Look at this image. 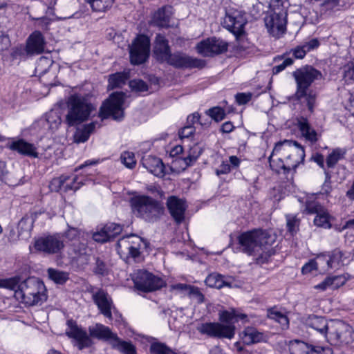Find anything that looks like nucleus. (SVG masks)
<instances>
[{
    "instance_id": "nucleus-61",
    "label": "nucleus",
    "mask_w": 354,
    "mask_h": 354,
    "mask_svg": "<svg viewBox=\"0 0 354 354\" xmlns=\"http://www.w3.org/2000/svg\"><path fill=\"white\" fill-rule=\"evenodd\" d=\"M317 270V263L315 260H310L306 263L301 269L303 274H306Z\"/></svg>"
},
{
    "instance_id": "nucleus-58",
    "label": "nucleus",
    "mask_w": 354,
    "mask_h": 354,
    "mask_svg": "<svg viewBox=\"0 0 354 354\" xmlns=\"http://www.w3.org/2000/svg\"><path fill=\"white\" fill-rule=\"evenodd\" d=\"M194 131L195 128L194 126L187 124L179 131L178 136L181 140L184 138H189L194 134Z\"/></svg>"
},
{
    "instance_id": "nucleus-2",
    "label": "nucleus",
    "mask_w": 354,
    "mask_h": 354,
    "mask_svg": "<svg viewBox=\"0 0 354 354\" xmlns=\"http://www.w3.org/2000/svg\"><path fill=\"white\" fill-rule=\"evenodd\" d=\"M66 326V335L72 339L73 345L80 351L89 348L93 344L92 338L108 342L111 345L113 339L117 337V335L113 333L109 327L100 323L89 326L88 334L85 329L80 326L73 319L67 320Z\"/></svg>"
},
{
    "instance_id": "nucleus-19",
    "label": "nucleus",
    "mask_w": 354,
    "mask_h": 354,
    "mask_svg": "<svg viewBox=\"0 0 354 354\" xmlns=\"http://www.w3.org/2000/svg\"><path fill=\"white\" fill-rule=\"evenodd\" d=\"M265 25L268 31L274 37H279L286 30V19L284 13H273L267 15Z\"/></svg>"
},
{
    "instance_id": "nucleus-57",
    "label": "nucleus",
    "mask_w": 354,
    "mask_h": 354,
    "mask_svg": "<svg viewBox=\"0 0 354 354\" xmlns=\"http://www.w3.org/2000/svg\"><path fill=\"white\" fill-rule=\"evenodd\" d=\"M93 239L95 241L102 243L109 241L104 227L93 234Z\"/></svg>"
},
{
    "instance_id": "nucleus-38",
    "label": "nucleus",
    "mask_w": 354,
    "mask_h": 354,
    "mask_svg": "<svg viewBox=\"0 0 354 354\" xmlns=\"http://www.w3.org/2000/svg\"><path fill=\"white\" fill-rule=\"evenodd\" d=\"M330 219V216L328 211L324 208L319 210V213L316 214V216L314 218V224L317 227L329 229L331 227Z\"/></svg>"
},
{
    "instance_id": "nucleus-33",
    "label": "nucleus",
    "mask_w": 354,
    "mask_h": 354,
    "mask_svg": "<svg viewBox=\"0 0 354 354\" xmlns=\"http://www.w3.org/2000/svg\"><path fill=\"white\" fill-rule=\"evenodd\" d=\"M319 45V42L317 39H312L310 41L305 42L304 44L297 46L295 48L292 49L291 52L296 59H302L308 52L317 48Z\"/></svg>"
},
{
    "instance_id": "nucleus-42",
    "label": "nucleus",
    "mask_w": 354,
    "mask_h": 354,
    "mask_svg": "<svg viewBox=\"0 0 354 354\" xmlns=\"http://www.w3.org/2000/svg\"><path fill=\"white\" fill-rule=\"evenodd\" d=\"M68 179V177L61 176L59 180L61 187H64L65 190H74L76 191L84 185L82 178L75 176L73 178V181L71 183H66V180Z\"/></svg>"
},
{
    "instance_id": "nucleus-5",
    "label": "nucleus",
    "mask_w": 354,
    "mask_h": 354,
    "mask_svg": "<svg viewBox=\"0 0 354 354\" xmlns=\"http://www.w3.org/2000/svg\"><path fill=\"white\" fill-rule=\"evenodd\" d=\"M67 113L65 122L69 127H74L88 120L95 110L88 99L78 94L71 95L67 102Z\"/></svg>"
},
{
    "instance_id": "nucleus-1",
    "label": "nucleus",
    "mask_w": 354,
    "mask_h": 354,
    "mask_svg": "<svg viewBox=\"0 0 354 354\" xmlns=\"http://www.w3.org/2000/svg\"><path fill=\"white\" fill-rule=\"evenodd\" d=\"M276 241V235L261 229H255L241 233L238 236L241 251L256 257V261L263 264L268 261L271 256V246Z\"/></svg>"
},
{
    "instance_id": "nucleus-31",
    "label": "nucleus",
    "mask_w": 354,
    "mask_h": 354,
    "mask_svg": "<svg viewBox=\"0 0 354 354\" xmlns=\"http://www.w3.org/2000/svg\"><path fill=\"white\" fill-rule=\"evenodd\" d=\"M280 152L274 153V148L272 152V154L269 157V163L271 168L277 173L283 174L288 173L290 171V169L287 167V162L284 159V157L281 156Z\"/></svg>"
},
{
    "instance_id": "nucleus-4",
    "label": "nucleus",
    "mask_w": 354,
    "mask_h": 354,
    "mask_svg": "<svg viewBox=\"0 0 354 354\" xmlns=\"http://www.w3.org/2000/svg\"><path fill=\"white\" fill-rule=\"evenodd\" d=\"M236 317L234 310L219 313L220 322H205L196 329L201 335L218 339H232L235 335L236 327L233 320Z\"/></svg>"
},
{
    "instance_id": "nucleus-21",
    "label": "nucleus",
    "mask_w": 354,
    "mask_h": 354,
    "mask_svg": "<svg viewBox=\"0 0 354 354\" xmlns=\"http://www.w3.org/2000/svg\"><path fill=\"white\" fill-rule=\"evenodd\" d=\"M167 206L171 216L176 223L179 224L184 221L185 212L187 209L185 201L172 196L168 198Z\"/></svg>"
},
{
    "instance_id": "nucleus-51",
    "label": "nucleus",
    "mask_w": 354,
    "mask_h": 354,
    "mask_svg": "<svg viewBox=\"0 0 354 354\" xmlns=\"http://www.w3.org/2000/svg\"><path fill=\"white\" fill-rule=\"evenodd\" d=\"M299 225V220L292 215L286 216V225L288 230L292 234L297 232Z\"/></svg>"
},
{
    "instance_id": "nucleus-9",
    "label": "nucleus",
    "mask_w": 354,
    "mask_h": 354,
    "mask_svg": "<svg viewBox=\"0 0 354 354\" xmlns=\"http://www.w3.org/2000/svg\"><path fill=\"white\" fill-rule=\"evenodd\" d=\"M124 93L115 92L112 93L101 106L99 116L102 120L109 117H112L115 120H122L124 118Z\"/></svg>"
},
{
    "instance_id": "nucleus-15",
    "label": "nucleus",
    "mask_w": 354,
    "mask_h": 354,
    "mask_svg": "<svg viewBox=\"0 0 354 354\" xmlns=\"http://www.w3.org/2000/svg\"><path fill=\"white\" fill-rule=\"evenodd\" d=\"M89 292L92 295V299L95 304L97 306L100 312L106 318L113 319L112 309L114 308L113 300L103 289L92 287Z\"/></svg>"
},
{
    "instance_id": "nucleus-18",
    "label": "nucleus",
    "mask_w": 354,
    "mask_h": 354,
    "mask_svg": "<svg viewBox=\"0 0 354 354\" xmlns=\"http://www.w3.org/2000/svg\"><path fill=\"white\" fill-rule=\"evenodd\" d=\"M165 62L176 68H202L205 65V61L194 58L182 53H171Z\"/></svg>"
},
{
    "instance_id": "nucleus-30",
    "label": "nucleus",
    "mask_w": 354,
    "mask_h": 354,
    "mask_svg": "<svg viewBox=\"0 0 354 354\" xmlns=\"http://www.w3.org/2000/svg\"><path fill=\"white\" fill-rule=\"evenodd\" d=\"M142 165L156 176L164 175V165L162 160L157 157L149 156L143 158Z\"/></svg>"
},
{
    "instance_id": "nucleus-59",
    "label": "nucleus",
    "mask_w": 354,
    "mask_h": 354,
    "mask_svg": "<svg viewBox=\"0 0 354 354\" xmlns=\"http://www.w3.org/2000/svg\"><path fill=\"white\" fill-rule=\"evenodd\" d=\"M94 272L99 275H106L108 272L106 265L102 260L97 259L95 262V267L94 268Z\"/></svg>"
},
{
    "instance_id": "nucleus-12",
    "label": "nucleus",
    "mask_w": 354,
    "mask_h": 354,
    "mask_svg": "<svg viewBox=\"0 0 354 354\" xmlns=\"http://www.w3.org/2000/svg\"><path fill=\"white\" fill-rule=\"evenodd\" d=\"M248 23L246 14L242 10L229 9L222 22L225 28L232 32L236 37L245 33V26Z\"/></svg>"
},
{
    "instance_id": "nucleus-6",
    "label": "nucleus",
    "mask_w": 354,
    "mask_h": 354,
    "mask_svg": "<svg viewBox=\"0 0 354 354\" xmlns=\"http://www.w3.org/2000/svg\"><path fill=\"white\" fill-rule=\"evenodd\" d=\"M133 213L147 222L157 221L163 215L162 203L150 196H137L130 201Z\"/></svg>"
},
{
    "instance_id": "nucleus-29",
    "label": "nucleus",
    "mask_w": 354,
    "mask_h": 354,
    "mask_svg": "<svg viewBox=\"0 0 354 354\" xmlns=\"http://www.w3.org/2000/svg\"><path fill=\"white\" fill-rule=\"evenodd\" d=\"M35 218L32 215H25L18 223V237L21 239H28L31 236Z\"/></svg>"
},
{
    "instance_id": "nucleus-32",
    "label": "nucleus",
    "mask_w": 354,
    "mask_h": 354,
    "mask_svg": "<svg viewBox=\"0 0 354 354\" xmlns=\"http://www.w3.org/2000/svg\"><path fill=\"white\" fill-rule=\"evenodd\" d=\"M97 126L100 127V124L97 122H92L77 129L74 135L75 142L77 143L86 142L91 134L94 132Z\"/></svg>"
},
{
    "instance_id": "nucleus-53",
    "label": "nucleus",
    "mask_w": 354,
    "mask_h": 354,
    "mask_svg": "<svg viewBox=\"0 0 354 354\" xmlns=\"http://www.w3.org/2000/svg\"><path fill=\"white\" fill-rule=\"evenodd\" d=\"M344 79L350 83L354 80V62L348 63L343 68Z\"/></svg>"
},
{
    "instance_id": "nucleus-37",
    "label": "nucleus",
    "mask_w": 354,
    "mask_h": 354,
    "mask_svg": "<svg viewBox=\"0 0 354 354\" xmlns=\"http://www.w3.org/2000/svg\"><path fill=\"white\" fill-rule=\"evenodd\" d=\"M129 75L128 72L117 73L110 75L109 78V87L111 89L121 87L129 79Z\"/></svg>"
},
{
    "instance_id": "nucleus-16",
    "label": "nucleus",
    "mask_w": 354,
    "mask_h": 354,
    "mask_svg": "<svg viewBox=\"0 0 354 354\" xmlns=\"http://www.w3.org/2000/svg\"><path fill=\"white\" fill-rule=\"evenodd\" d=\"M64 247L63 241L57 235L41 236L35 239L34 248L38 251L47 254L59 252Z\"/></svg>"
},
{
    "instance_id": "nucleus-26",
    "label": "nucleus",
    "mask_w": 354,
    "mask_h": 354,
    "mask_svg": "<svg viewBox=\"0 0 354 354\" xmlns=\"http://www.w3.org/2000/svg\"><path fill=\"white\" fill-rule=\"evenodd\" d=\"M207 286L221 289L223 287L232 288L234 282L233 277L230 276H223L218 273L209 274L205 281Z\"/></svg>"
},
{
    "instance_id": "nucleus-44",
    "label": "nucleus",
    "mask_w": 354,
    "mask_h": 354,
    "mask_svg": "<svg viewBox=\"0 0 354 354\" xmlns=\"http://www.w3.org/2000/svg\"><path fill=\"white\" fill-rule=\"evenodd\" d=\"M53 63V61L50 58L41 57L37 62L35 71L41 77L50 69Z\"/></svg>"
},
{
    "instance_id": "nucleus-14",
    "label": "nucleus",
    "mask_w": 354,
    "mask_h": 354,
    "mask_svg": "<svg viewBox=\"0 0 354 354\" xmlns=\"http://www.w3.org/2000/svg\"><path fill=\"white\" fill-rule=\"evenodd\" d=\"M227 48L228 44L226 41L216 37L203 39L196 46L198 53L204 57H212L223 53L227 51Z\"/></svg>"
},
{
    "instance_id": "nucleus-10",
    "label": "nucleus",
    "mask_w": 354,
    "mask_h": 354,
    "mask_svg": "<svg viewBox=\"0 0 354 354\" xmlns=\"http://www.w3.org/2000/svg\"><path fill=\"white\" fill-rule=\"evenodd\" d=\"M326 339L330 344H348L353 339L352 327L342 320L330 321L329 332Z\"/></svg>"
},
{
    "instance_id": "nucleus-40",
    "label": "nucleus",
    "mask_w": 354,
    "mask_h": 354,
    "mask_svg": "<svg viewBox=\"0 0 354 354\" xmlns=\"http://www.w3.org/2000/svg\"><path fill=\"white\" fill-rule=\"evenodd\" d=\"M346 150L344 149L336 148L326 158V165L329 168L335 166L337 162L344 158Z\"/></svg>"
},
{
    "instance_id": "nucleus-11",
    "label": "nucleus",
    "mask_w": 354,
    "mask_h": 354,
    "mask_svg": "<svg viewBox=\"0 0 354 354\" xmlns=\"http://www.w3.org/2000/svg\"><path fill=\"white\" fill-rule=\"evenodd\" d=\"M135 287L143 292H151L165 285L164 281L145 270H138L132 275Z\"/></svg>"
},
{
    "instance_id": "nucleus-23",
    "label": "nucleus",
    "mask_w": 354,
    "mask_h": 354,
    "mask_svg": "<svg viewBox=\"0 0 354 354\" xmlns=\"http://www.w3.org/2000/svg\"><path fill=\"white\" fill-rule=\"evenodd\" d=\"M153 53L156 58L160 62H165L168 56L171 54L168 40L161 34L156 36Z\"/></svg>"
},
{
    "instance_id": "nucleus-47",
    "label": "nucleus",
    "mask_w": 354,
    "mask_h": 354,
    "mask_svg": "<svg viewBox=\"0 0 354 354\" xmlns=\"http://www.w3.org/2000/svg\"><path fill=\"white\" fill-rule=\"evenodd\" d=\"M104 228L105 230V232L107 234V236L109 239V241L111 239L115 238L116 236L120 234V232L122 230V227L120 225L111 223L105 225L104 226Z\"/></svg>"
},
{
    "instance_id": "nucleus-34",
    "label": "nucleus",
    "mask_w": 354,
    "mask_h": 354,
    "mask_svg": "<svg viewBox=\"0 0 354 354\" xmlns=\"http://www.w3.org/2000/svg\"><path fill=\"white\" fill-rule=\"evenodd\" d=\"M346 259L343 252L335 250L328 254V259L326 262L330 268L337 270L346 264Z\"/></svg>"
},
{
    "instance_id": "nucleus-43",
    "label": "nucleus",
    "mask_w": 354,
    "mask_h": 354,
    "mask_svg": "<svg viewBox=\"0 0 354 354\" xmlns=\"http://www.w3.org/2000/svg\"><path fill=\"white\" fill-rule=\"evenodd\" d=\"M48 274L49 278L55 283L63 284L68 279V274L53 268H48Z\"/></svg>"
},
{
    "instance_id": "nucleus-17",
    "label": "nucleus",
    "mask_w": 354,
    "mask_h": 354,
    "mask_svg": "<svg viewBox=\"0 0 354 354\" xmlns=\"http://www.w3.org/2000/svg\"><path fill=\"white\" fill-rule=\"evenodd\" d=\"M142 240L139 236L130 235L120 239L117 243V250L120 255L136 258L140 255Z\"/></svg>"
},
{
    "instance_id": "nucleus-62",
    "label": "nucleus",
    "mask_w": 354,
    "mask_h": 354,
    "mask_svg": "<svg viewBox=\"0 0 354 354\" xmlns=\"http://www.w3.org/2000/svg\"><path fill=\"white\" fill-rule=\"evenodd\" d=\"M80 230L75 227H69L68 230L65 232L66 239L73 241L80 235Z\"/></svg>"
},
{
    "instance_id": "nucleus-64",
    "label": "nucleus",
    "mask_w": 354,
    "mask_h": 354,
    "mask_svg": "<svg viewBox=\"0 0 354 354\" xmlns=\"http://www.w3.org/2000/svg\"><path fill=\"white\" fill-rule=\"evenodd\" d=\"M315 289L320 290L322 291H325L328 289L331 290V283L329 279V277H326L323 281L319 283V284L315 286Z\"/></svg>"
},
{
    "instance_id": "nucleus-41",
    "label": "nucleus",
    "mask_w": 354,
    "mask_h": 354,
    "mask_svg": "<svg viewBox=\"0 0 354 354\" xmlns=\"http://www.w3.org/2000/svg\"><path fill=\"white\" fill-rule=\"evenodd\" d=\"M268 317L277 322L283 329L287 328L289 325V320L284 314L277 310L274 308H272L268 310Z\"/></svg>"
},
{
    "instance_id": "nucleus-27",
    "label": "nucleus",
    "mask_w": 354,
    "mask_h": 354,
    "mask_svg": "<svg viewBox=\"0 0 354 354\" xmlns=\"http://www.w3.org/2000/svg\"><path fill=\"white\" fill-rule=\"evenodd\" d=\"M171 7L163 6L156 11L151 17L150 24L160 28L169 26L171 17Z\"/></svg>"
},
{
    "instance_id": "nucleus-52",
    "label": "nucleus",
    "mask_w": 354,
    "mask_h": 354,
    "mask_svg": "<svg viewBox=\"0 0 354 354\" xmlns=\"http://www.w3.org/2000/svg\"><path fill=\"white\" fill-rule=\"evenodd\" d=\"M19 280L17 278H10L7 279H0V288L17 290L19 289Z\"/></svg>"
},
{
    "instance_id": "nucleus-50",
    "label": "nucleus",
    "mask_w": 354,
    "mask_h": 354,
    "mask_svg": "<svg viewBox=\"0 0 354 354\" xmlns=\"http://www.w3.org/2000/svg\"><path fill=\"white\" fill-rule=\"evenodd\" d=\"M324 207L321 205L317 201H307L305 205V209L304 213L308 214H317L319 210Z\"/></svg>"
},
{
    "instance_id": "nucleus-20",
    "label": "nucleus",
    "mask_w": 354,
    "mask_h": 354,
    "mask_svg": "<svg viewBox=\"0 0 354 354\" xmlns=\"http://www.w3.org/2000/svg\"><path fill=\"white\" fill-rule=\"evenodd\" d=\"M62 111L60 109H51L46 113L36 123L37 126H42L44 131L55 132L62 124Z\"/></svg>"
},
{
    "instance_id": "nucleus-35",
    "label": "nucleus",
    "mask_w": 354,
    "mask_h": 354,
    "mask_svg": "<svg viewBox=\"0 0 354 354\" xmlns=\"http://www.w3.org/2000/svg\"><path fill=\"white\" fill-rule=\"evenodd\" d=\"M11 149L23 155L34 158L37 157V153L35 146L22 140L14 142L11 145Z\"/></svg>"
},
{
    "instance_id": "nucleus-36",
    "label": "nucleus",
    "mask_w": 354,
    "mask_h": 354,
    "mask_svg": "<svg viewBox=\"0 0 354 354\" xmlns=\"http://www.w3.org/2000/svg\"><path fill=\"white\" fill-rule=\"evenodd\" d=\"M298 127L302 136L308 141L315 142L317 140V132L310 126L307 120L301 118L298 121Z\"/></svg>"
},
{
    "instance_id": "nucleus-39",
    "label": "nucleus",
    "mask_w": 354,
    "mask_h": 354,
    "mask_svg": "<svg viewBox=\"0 0 354 354\" xmlns=\"http://www.w3.org/2000/svg\"><path fill=\"white\" fill-rule=\"evenodd\" d=\"M111 346L124 354H136L135 347L131 343L121 340L118 336L113 339Z\"/></svg>"
},
{
    "instance_id": "nucleus-45",
    "label": "nucleus",
    "mask_w": 354,
    "mask_h": 354,
    "mask_svg": "<svg viewBox=\"0 0 354 354\" xmlns=\"http://www.w3.org/2000/svg\"><path fill=\"white\" fill-rule=\"evenodd\" d=\"M114 0H87L92 9L96 12L105 11L111 7Z\"/></svg>"
},
{
    "instance_id": "nucleus-60",
    "label": "nucleus",
    "mask_w": 354,
    "mask_h": 354,
    "mask_svg": "<svg viewBox=\"0 0 354 354\" xmlns=\"http://www.w3.org/2000/svg\"><path fill=\"white\" fill-rule=\"evenodd\" d=\"M294 61L292 58L286 57L283 59V62L279 65H277L272 68L273 74H277L283 71L287 66H290L293 64Z\"/></svg>"
},
{
    "instance_id": "nucleus-56",
    "label": "nucleus",
    "mask_w": 354,
    "mask_h": 354,
    "mask_svg": "<svg viewBox=\"0 0 354 354\" xmlns=\"http://www.w3.org/2000/svg\"><path fill=\"white\" fill-rule=\"evenodd\" d=\"M187 295L190 297L195 298L198 303H202L204 300V296L201 292L199 288L196 286H191L189 288Z\"/></svg>"
},
{
    "instance_id": "nucleus-24",
    "label": "nucleus",
    "mask_w": 354,
    "mask_h": 354,
    "mask_svg": "<svg viewBox=\"0 0 354 354\" xmlns=\"http://www.w3.org/2000/svg\"><path fill=\"white\" fill-rule=\"evenodd\" d=\"M306 325L313 330L317 331L325 339H326L329 332L330 321L328 322L322 317L313 315L309 316L306 319Z\"/></svg>"
},
{
    "instance_id": "nucleus-3",
    "label": "nucleus",
    "mask_w": 354,
    "mask_h": 354,
    "mask_svg": "<svg viewBox=\"0 0 354 354\" xmlns=\"http://www.w3.org/2000/svg\"><path fill=\"white\" fill-rule=\"evenodd\" d=\"M292 76L296 82V98L299 100L304 99L309 111L313 112L316 95L308 88L315 80L322 79V73L312 66L306 65L295 71Z\"/></svg>"
},
{
    "instance_id": "nucleus-28",
    "label": "nucleus",
    "mask_w": 354,
    "mask_h": 354,
    "mask_svg": "<svg viewBox=\"0 0 354 354\" xmlns=\"http://www.w3.org/2000/svg\"><path fill=\"white\" fill-rule=\"evenodd\" d=\"M289 350L291 354H320L324 348H315L304 342L294 340L290 342Z\"/></svg>"
},
{
    "instance_id": "nucleus-46",
    "label": "nucleus",
    "mask_w": 354,
    "mask_h": 354,
    "mask_svg": "<svg viewBox=\"0 0 354 354\" xmlns=\"http://www.w3.org/2000/svg\"><path fill=\"white\" fill-rule=\"evenodd\" d=\"M151 354H177L166 344L160 342L152 343L150 346Z\"/></svg>"
},
{
    "instance_id": "nucleus-54",
    "label": "nucleus",
    "mask_w": 354,
    "mask_h": 354,
    "mask_svg": "<svg viewBox=\"0 0 354 354\" xmlns=\"http://www.w3.org/2000/svg\"><path fill=\"white\" fill-rule=\"evenodd\" d=\"M328 277L331 283V290L337 289L346 282V278L343 275L330 276Z\"/></svg>"
},
{
    "instance_id": "nucleus-7",
    "label": "nucleus",
    "mask_w": 354,
    "mask_h": 354,
    "mask_svg": "<svg viewBox=\"0 0 354 354\" xmlns=\"http://www.w3.org/2000/svg\"><path fill=\"white\" fill-rule=\"evenodd\" d=\"M15 297L28 306L36 305L46 300V288L39 279L29 277L19 283Z\"/></svg>"
},
{
    "instance_id": "nucleus-49",
    "label": "nucleus",
    "mask_w": 354,
    "mask_h": 354,
    "mask_svg": "<svg viewBox=\"0 0 354 354\" xmlns=\"http://www.w3.org/2000/svg\"><path fill=\"white\" fill-rule=\"evenodd\" d=\"M205 113L216 122L221 121L224 119L225 115V111L218 106L211 108L207 110Z\"/></svg>"
},
{
    "instance_id": "nucleus-8",
    "label": "nucleus",
    "mask_w": 354,
    "mask_h": 354,
    "mask_svg": "<svg viewBox=\"0 0 354 354\" xmlns=\"http://www.w3.org/2000/svg\"><path fill=\"white\" fill-rule=\"evenodd\" d=\"M280 152L287 162V167L295 169L304 161V148L295 141L284 140L278 142L274 146V153Z\"/></svg>"
},
{
    "instance_id": "nucleus-22",
    "label": "nucleus",
    "mask_w": 354,
    "mask_h": 354,
    "mask_svg": "<svg viewBox=\"0 0 354 354\" xmlns=\"http://www.w3.org/2000/svg\"><path fill=\"white\" fill-rule=\"evenodd\" d=\"M45 44L43 35L39 31H35L27 39L26 52L29 55L41 54L44 50Z\"/></svg>"
},
{
    "instance_id": "nucleus-13",
    "label": "nucleus",
    "mask_w": 354,
    "mask_h": 354,
    "mask_svg": "<svg viewBox=\"0 0 354 354\" xmlns=\"http://www.w3.org/2000/svg\"><path fill=\"white\" fill-rule=\"evenodd\" d=\"M150 48L149 38L145 35H139L130 47V59L133 64L144 63L149 57Z\"/></svg>"
},
{
    "instance_id": "nucleus-48",
    "label": "nucleus",
    "mask_w": 354,
    "mask_h": 354,
    "mask_svg": "<svg viewBox=\"0 0 354 354\" xmlns=\"http://www.w3.org/2000/svg\"><path fill=\"white\" fill-rule=\"evenodd\" d=\"M121 162L129 169H133L136 165L135 155L133 152L124 151L120 156Z\"/></svg>"
},
{
    "instance_id": "nucleus-55",
    "label": "nucleus",
    "mask_w": 354,
    "mask_h": 354,
    "mask_svg": "<svg viewBox=\"0 0 354 354\" xmlns=\"http://www.w3.org/2000/svg\"><path fill=\"white\" fill-rule=\"evenodd\" d=\"M129 86L136 91L142 92L148 90V85L143 80H133L129 82Z\"/></svg>"
},
{
    "instance_id": "nucleus-63",
    "label": "nucleus",
    "mask_w": 354,
    "mask_h": 354,
    "mask_svg": "<svg viewBox=\"0 0 354 354\" xmlns=\"http://www.w3.org/2000/svg\"><path fill=\"white\" fill-rule=\"evenodd\" d=\"M251 93H241L236 94V100L239 104L241 105L248 103L251 100Z\"/></svg>"
},
{
    "instance_id": "nucleus-25",
    "label": "nucleus",
    "mask_w": 354,
    "mask_h": 354,
    "mask_svg": "<svg viewBox=\"0 0 354 354\" xmlns=\"http://www.w3.org/2000/svg\"><path fill=\"white\" fill-rule=\"evenodd\" d=\"M241 338L246 345L266 342L267 335L254 327H246L241 333Z\"/></svg>"
}]
</instances>
